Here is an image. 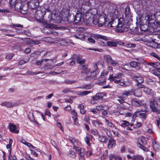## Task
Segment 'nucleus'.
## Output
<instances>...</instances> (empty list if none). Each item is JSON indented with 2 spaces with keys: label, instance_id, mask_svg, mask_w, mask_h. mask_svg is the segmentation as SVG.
I'll return each instance as SVG.
<instances>
[{
  "label": "nucleus",
  "instance_id": "nucleus-1",
  "mask_svg": "<svg viewBox=\"0 0 160 160\" xmlns=\"http://www.w3.org/2000/svg\"><path fill=\"white\" fill-rule=\"evenodd\" d=\"M96 18L93 19L92 23L95 25H98L99 27H103L109 26V21L110 19L109 17H108L106 14L103 12H102L100 15H95Z\"/></svg>",
  "mask_w": 160,
  "mask_h": 160
},
{
  "label": "nucleus",
  "instance_id": "nucleus-2",
  "mask_svg": "<svg viewBox=\"0 0 160 160\" xmlns=\"http://www.w3.org/2000/svg\"><path fill=\"white\" fill-rule=\"evenodd\" d=\"M81 68L82 70L81 71V73L85 74L87 76L85 78V79L87 81L92 80L96 79V75L97 72L98 66L96 64H94L93 66V71L91 72V76L88 75L89 73L90 72V70L89 68H87V67L86 65H83L81 67Z\"/></svg>",
  "mask_w": 160,
  "mask_h": 160
},
{
  "label": "nucleus",
  "instance_id": "nucleus-3",
  "mask_svg": "<svg viewBox=\"0 0 160 160\" xmlns=\"http://www.w3.org/2000/svg\"><path fill=\"white\" fill-rule=\"evenodd\" d=\"M96 9H89L84 12H83V13H82V18L84 22L87 25L91 24L92 22L93 19L96 18L95 14L96 13Z\"/></svg>",
  "mask_w": 160,
  "mask_h": 160
},
{
  "label": "nucleus",
  "instance_id": "nucleus-4",
  "mask_svg": "<svg viewBox=\"0 0 160 160\" xmlns=\"http://www.w3.org/2000/svg\"><path fill=\"white\" fill-rule=\"evenodd\" d=\"M111 23L109 21V26L116 28L117 32H124L125 29L124 25L120 21L119 18H113Z\"/></svg>",
  "mask_w": 160,
  "mask_h": 160
},
{
  "label": "nucleus",
  "instance_id": "nucleus-5",
  "mask_svg": "<svg viewBox=\"0 0 160 160\" xmlns=\"http://www.w3.org/2000/svg\"><path fill=\"white\" fill-rule=\"evenodd\" d=\"M155 103L157 104L160 103V97H154L153 101H151L150 104V107L152 109V111L155 112L159 114L160 113V110L158 109L156 106Z\"/></svg>",
  "mask_w": 160,
  "mask_h": 160
},
{
  "label": "nucleus",
  "instance_id": "nucleus-6",
  "mask_svg": "<svg viewBox=\"0 0 160 160\" xmlns=\"http://www.w3.org/2000/svg\"><path fill=\"white\" fill-rule=\"evenodd\" d=\"M121 13V12L119 8H116L111 12L110 11L108 12V17H109V19H111L113 18H119Z\"/></svg>",
  "mask_w": 160,
  "mask_h": 160
},
{
  "label": "nucleus",
  "instance_id": "nucleus-7",
  "mask_svg": "<svg viewBox=\"0 0 160 160\" xmlns=\"http://www.w3.org/2000/svg\"><path fill=\"white\" fill-rule=\"evenodd\" d=\"M47 12H49L48 9H46L43 12H42L41 10H37L35 13V16L38 22H43L44 21V15Z\"/></svg>",
  "mask_w": 160,
  "mask_h": 160
},
{
  "label": "nucleus",
  "instance_id": "nucleus-8",
  "mask_svg": "<svg viewBox=\"0 0 160 160\" xmlns=\"http://www.w3.org/2000/svg\"><path fill=\"white\" fill-rule=\"evenodd\" d=\"M123 77L122 74L120 73L116 74L114 76L113 74L110 75L109 77L108 78L110 82H112L116 84L119 83L120 81Z\"/></svg>",
  "mask_w": 160,
  "mask_h": 160
},
{
  "label": "nucleus",
  "instance_id": "nucleus-9",
  "mask_svg": "<svg viewBox=\"0 0 160 160\" xmlns=\"http://www.w3.org/2000/svg\"><path fill=\"white\" fill-rule=\"evenodd\" d=\"M156 17L154 15V14H153L152 13H150L147 14L145 18V20H146V24H147L146 26L149 24L153 23V21L155 20Z\"/></svg>",
  "mask_w": 160,
  "mask_h": 160
},
{
  "label": "nucleus",
  "instance_id": "nucleus-10",
  "mask_svg": "<svg viewBox=\"0 0 160 160\" xmlns=\"http://www.w3.org/2000/svg\"><path fill=\"white\" fill-rule=\"evenodd\" d=\"M27 3L29 7L32 9L37 8L39 5V0H28Z\"/></svg>",
  "mask_w": 160,
  "mask_h": 160
},
{
  "label": "nucleus",
  "instance_id": "nucleus-11",
  "mask_svg": "<svg viewBox=\"0 0 160 160\" xmlns=\"http://www.w3.org/2000/svg\"><path fill=\"white\" fill-rule=\"evenodd\" d=\"M62 17H63L61 16H58V13L53 12L51 15L50 21H53V22L55 23L58 22H60L62 19Z\"/></svg>",
  "mask_w": 160,
  "mask_h": 160
},
{
  "label": "nucleus",
  "instance_id": "nucleus-12",
  "mask_svg": "<svg viewBox=\"0 0 160 160\" xmlns=\"http://www.w3.org/2000/svg\"><path fill=\"white\" fill-rule=\"evenodd\" d=\"M51 61L50 60L47 59H43L38 61L34 60L32 61V63L33 64L38 66H40L42 64H43L46 65L47 64H48Z\"/></svg>",
  "mask_w": 160,
  "mask_h": 160
},
{
  "label": "nucleus",
  "instance_id": "nucleus-13",
  "mask_svg": "<svg viewBox=\"0 0 160 160\" xmlns=\"http://www.w3.org/2000/svg\"><path fill=\"white\" fill-rule=\"evenodd\" d=\"M104 58L105 60L108 63L112 65L113 66H115L118 64V62L112 59L111 57L109 55H106L104 57Z\"/></svg>",
  "mask_w": 160,
  "mask_h": 160
},
{
  "label": "nucleus",
  "instance_id": "nucleus-14",
  "mask_svg": "<svg viewBox=\"0 0 160 160\" xmlns=\"http://www.w3.org/2000/svg\"><path fill=\"white\" fill-rule=\"evenodd\" d=\"M91 4L89 0H83L81 6V11L90 8Z\"/></svg>",
  "mask_w": 160,
  "mask_h": 160
},
{
  "label": "nucleus",
  "instance_id": "nucleus-15",
  "mask_svg": "<svg viewBox=\"0 0 160 160\" xmlns=\"http://www.w3.org/2000/svg\"><path fill=\"white\" fill-rule=\"evenodd\" d=\"M20 11L23 14H26L27 12L28 6L27 2H24L22 3Z\"/></svg>",
  "mask_w": 160,
  "mask_h": 160
},
{
  "label": "nucleus",
  "instance_id": "nucleus-16",
  "mask_svg": "<svg viewBox=\"0 0 160 160\" xmlns=\"http://www.w3.org/2000/svg\"><path fill=\"white\" fill-rule=\"evenodd\" d=\"M91 37H93L96 39H101L104 40L105 41L108 40H109L108 38L106 36H103L100 34H92L91 35Z\"/></svg>",
  "mask_w": 160,
  "mask_h": 160
},
{
  "label": "nucleus",
  "instance_id": "nucleus-17",
  "mask_svg": "<svg viewBox=\"0 0 160 160\" xmlns=\"http://www.w3.org/2000/svg\"><path fill=\"white\" fill-rule=\"evenodd\" d=\"M9 129L10 132L18 133L19 132V130L16 126L12 123H10L9 124Z\"/></svg>",
  "mask_w": 160,
  "mask_h": 160
},
{
  "label": "nucleus",
  "instance_id": "nucleus-18",
  "mask_svg": "<svg viewBox=\"0 0 160 160\" xmlns=\"http://www.w3.org/2000/svg\"><path fill=\"white\" fill-rule=\"evenodd\" d=\"M82 13L77 12L76 15L73 17V22L75 24H78L80 23L81 20V17Z\"/></svg>",
  "mask_w": 160,
  "mask_h": 160
},
{
  "label": "nucleus",
  "instance_id": "nucleus-19",
  "mask_svg": "<svg viewBox=\"0 0 160 160\" xmlns=\"http://www.w3.org/2000/svg\"><path fill=\"white\" fill-rule=\"evenodd\" d=\"M92 125L96 128H101L102 123L100 121L98 120H91Z\"/></svg>",
  "mask_w": 160,
  "mask_h": 160
},
{
  "label": "nucleus",
  "instance_id": "nucleus-20",
  "mask_svg": "<svg viewBox=\"0 0 160 160\" xmlns=\"http://www.w3.org/2000/svg\"><path fill=\"white\" fill-rule=\"evenodd\" d=\"M143 91L146 94H149L154 97V94L153 90L148 87H145L143 89Z\"/></svg>",
  "mask_w": 160,
  "mask_h": 160
},
{
  "label": "nucleus",
  "instance_id": "nucleus-21",
  "mask_svg": "<svg viewBox=\"0 0 160 160\" xmlns=\"http://www.w3.org/2000/svg\"><path fill=\"white\" fill-rule=\"evenodd\" d=\"M2 106L6 107L8 108H12L15 106V104L9 102H4L1 103Z\"/></svg>",
  "mask_w": 160,
  "mask_h": 160
},
{
  "label": "nucleus",
  "instance_id": "nucleus-22",
  "mask_svg": "<svg viewBox=\"0 0 160 160\" xmlns=\"http://www.w3.org/2000/svg\"><path fill=\"white\" fill-rule=\"evenodd\" d=\"M143 101L137 100L136 99H133L132 101V104L136 106L139 107L143 105Z\"/></svg>",
  "mask_w": 160,
  "mask_h": 160
},
{
  "label": "nucleus",
  "instance_id": "nucleus-23",
  "mask_svg": "<svg viewBox=\"0 0 160 160\" xmlns=\"http://www.w3.org/2000/svg\"><path fill=\"white\" fill-rule=\"evenodd\" d=\"M133 78L136 80L138 83H141L143 82L144 79L139 74L134 76Z\"/></svg>",
  "mask_w": 160,
  "mask_h": 160
},
{
  "label": "nucleus",
  "instance_id": "nucleus-24",
  "mask_svg": "<svg viewBox=\"0 0 160 160\" xmlns=\"http://www.w3.org/2000/svg\"><path fill=\"white\" fill-rule=\"evenodd\" d=\"M134 92V89H132L130 90L125 91L122 92V95L125 97L129 96L133 94Z\"/></svg>",
  "mask_w": 160,
  "mask_h": 160
},
{
  "label": "nucleus",
  "instance_id": "nucleus-25",
  "mask_svg": "<svg viewBox=\"0 0 160 160\" xmlns=\"http://www.w3.org/2000/svg\"><path fill=\"white\" fill-rule=\"evenodd\" d=\"M93 136L90 134L87 135L86 137L84 138V141L89 147L91 146V144L90 143L89 141L91 140Z\"/></svg>",
  "mask_w": 160,
  "mask_h": 160
},
{
  "label": "nucleus",
  "instance_id": "nucleus-26",
  "mask_svg": "<svg viewBox=\"0 0 160 160\" xmlns=\"http://www.w3.org/2000/svg\"><path fill=\"white\" fill-rule=\"evenodd\" d=\"M118 87H126L130 85V83L127 82H125L124 81H122V79L120 81L119 83H118Z\"/></svg>",
  "mask_w": 160,
  "mask_h": 160
},
{
  "label": "nucleus",
  "instance_id": "nucleus-27",
  "mask_svg": "<svg viewBox=\"0 0 160 160\" xmlns=\"http://www.w3.org/2000/svg\"><path fill=\"white\" fill-rule=\"evenodd\" d=\"M116 145V142L113 139L111 138L108 142V147L109 148H112Z\"/></svg>",
  "mask_w": 160,
  "mask_h": 160
},
{
  "label": "nucleus",
  "instance_id": "nucleus-28",
  "mask_svg": "<svg viewBox=\"0 0 160 160\" xmlns=\"http://www.w3.org/2000/svg\"><path fill=\"white\" fill-rule=\"evenodd\" d=\"M148 65L152 66L154 68L158 70H160V63L158 62H149Z\"/></svg>",
  "mask_w": 160,
  "mask_h": 160
},
{
  "label": "nucleus",
  "instance_id": "nucleus-29",
  "mask_svg": "<svg viewBox=\"0 0 160 160\" xmlns=\"http://www.w3.org/2000/svg\"><path fill=\"white\" fill-rule=\"evenodd\" d=\"M130 65L131 67L134 68L137 70H138L140 68V64L136 62L133 61L131 62Z\"/></svg>",
  "mask_w": 160,
  "mask_h": 160
},
{
  "label": "nucleus",
  "instance_id": "nucleus-30",
  "mask_svg": "<svg viewBox=\"0 0 160 160\" xmlns=\"http://www.w3.org/2000/svg\"><path fill=\"white\" fill-rule=\"evenodd\" d=\"M153 147V149L156 151H158L160 150V145L156 142L152 141Z\"/></svg>",
  "mask_w": 160,
  "mask_h": 160
},
{
  "label": "nucleus",
  "instance_id": "nucleus-31",
  "mask_svg": "<svg viewBox=\"0 0 160 160\" xmlns=\"http://www.w3.org/2000/svg\"><path fill=\"white\" fill-rule=\"evenodd\" d=\"M133 94L136 97H140L142 96V92L140 89H134Z\"/></svg>",
  "mask_w": 160,
  "mask_h": 160
},
{
  "label": "nucleus",
  "instance_id": "nucleus-32",
  "mask_svg": "<svg viewBox=\"0 0 160 160\" xmlns=\"http://www.w3.org/2000/svg\"><path fill=\"white\" fill-rule=\"evenodd\" d=\"M78 108L80 109V113L82 114H84L86 111L84 109V105L82 104H80L78 106Z\"/></svg>",
  "mask_w": 160,
  "mask_h": 160
},
{
  "label": "nucleus",
  "instance_id": "nucleus-33",
  "mask_svg": "<svg viewBox=\"0 0 160 160\" xmlns=\"http://www.w3.org/2000/svg\"><path fill=\"white\" fill-rule=\"evenodd\" d=\"M106 43L107 45L109 47H116L117 45V43L113 41H107Z\"/></svg>",
  "mask_w": 160,
  "mask_h": 160
},
{
  "label": "nucleus",
  "instance_id": "nucleus-34",
  "mask_svg": "<svg viewBox=\"0 0 160 160\" xmlns=\"http://www.w3.org/2000/svg\"><path fill=\"white\" fill-rule=\"evenodd\" d=\"M75 38L82 40H84L85 38V36L83 34H78L74 35Z\"/></svg>",
  "mask_w": 160,
  "mask_h": 160
},
{
  "label": "nucleus",
  "instance_id": "nucleus-35",
  "mask_svg": "<svg viewBox=\"0 0 160 160\" xmlns=\"http://www.w3.org/2000/svg\"><path fill=\"white\" fill-rule=\"evenodd\" d=\"M122 123H121V126L122 127L125 128L129 125H130L131 126H132V124H130L129 122L127 121H122Z\"/></svg>",
  "mask_w": 160,
  "mask_h": 160
},
{
  "label": "nucleus",
  "instance_id": "nucleus-36",
  "mask_svg": "<svg viewBox=\"0 0 160 160\" xmlns=\"http://www.w3.org/2000/svg\"><path fill=\"white\" fill-rule=\"evenodd\" d=\"M130 12V8L128 6H127L125 8L124 11V13L126 17H129Z\"/></svg>",
  "mask_w": 160,
  "mask_h": 160
},
{
  "label": "nucleus",
  "instance_id": "nucleus-37",
  "mask_svg": "<svg viewBox=\"0 0 160 160\" xmlns=\"http://www.w3.org/2000/svg\"><path fill=\"white\" fill-rule=\"evenodd\" d=\"M72 119L78 118V117L77 112L75 110H72L70 112Z\"/></svg>",
  "mask_w": 160,
  "mask_h": 160
},
{
  "label": "nucleus",
  "instance_id": "nucleus-38",
  "mask_svg": "<svg viewBox=\"0 0 160 160\" xmlns=\"http://www.w3.org/2000/svg\"><path fill=\"white\" fill-rule=\"evenodd\" d=\"M147 45L148 46L153 48H155L157 47V43L154 42H148Z\"/></svg>",
  "mask_w": 160,
  "mask_h": 160
},
{
  "label": "nucleus",
  "instance_id": "nucleus-39",
  "mask_svg": "<svg viewBox=\"0 0 160 160\" xmlns=\"http://www.w3.org/2000/svg\"><path fill=\"white\" fill-rule=\"evenodd\" d=\"M125 99V97L124 96L123 97H117V100L120 103L122 104L124 102V99Z\"/></svg>",
  "mask_w": 160,
  "mask_h": 160
},
{
  "label": "nucleus",
  "instance_id": "nucleus-40",
  "mask_svg": "<svg viewBox=\"0 0 160 160\" xmlns=\"http://www.w3.org/2000/svg\"><path fill=\"white\" fill-rule=\"evenodd\" d=\"M22 3L21 4L20 3L17 2L14 5V8L16 10L18 11L20 10V9L21 7Z\"/></svg>",
  "mask_w": 160,
  "mask_h": 160
},
{
  "label": "nucleus",
  "instance_id": "nucleus-41",
  "mask_svg": "<svg viewBox=\"0 0 160 160\" xmlns=\"http://www.w3.org/2000/svg\"><path fill=\"white\" fill-rule=\"evenodd\" d=\"M91 92L89 91H84L80 92H78V95L81 96H84L90 93Z\"/></svg>",
  "mask_w": 160,
  "mask_h": 160
},
{
  "label": "nucleus",
  "instance_id": "nucleus-42",
  "mask_svg": "<svg viewBox=\"0 0 160 160\" xmlns=\"http://www.w3.org/2000/svg\"><path fill=\"white\" fill-rule=\"evenodd\" d=\"M105 122L106 124L108 127H110L111 128L115 127V125L112 122H109L108 119H105Z\"/></svg>",
  "mask_w": 160,
  "mask_h": 160
},
{
  "label": "nucleus",
  "instance_id": "nucleus-43",
  "mask_svg": "<svg viewBox=\"0 0 160 160\" xmlns=\"http://www.w3.org/2000/svg\"><path fill=\"white\" fill-rule=\"evenodd\" d=\"M77 62L80 64H82L85 62V60L80 57H78L77 58Z\"/></svg>",
  "mask_w": 160,
  "mask_h": 160
},
{
  "label": "nucleus",
  "instance_id": "nucleus-44",
  "mask_svg": "<svg viewBox=\"0 0 160 160\" xmlns=\"http://www.w3.org/2000/svg\"><path fill=\"white\" fill-rule=\"evenodd\" d=\"M91 132L93 135L96 136H99V134L98 132V131L96 129H92L90 130Z\"/></svg>",
  "mask_w": 160,
  "mask_h": 160
},
{
  "label": "nucleus",
  "instance_id": "nucleus-45",
  "mask_svg": "<svg viewBox=\"0 0 160 160\" xmlns=\"http://www.w3.org/2000/svg\"><path fill=\"white\" fill-rule=\"evenodd\" d=\"M133 160H144L143 157L139 155L133 156Z\"/></svg>",
  "mask_w": 160,
  "mask_h": 160
},
{
  "label": "nucleus",
  "instance_id": "nucleus-46",
  "mask_svg": "<svg viewBox=\"0 0 160 160\" xmlns=\"http://www.w3.org/2000/svg\"><path fill=\"white\" fill-rule=\"evenodd\" d=\"M98 139L99 141L102 142H105L106 140V138L105 137L103 136H98Z\"/></svg>",
  "mask_w": 160,
  "mask_h": 160
},
{
  "label": "nucleus",
  "instance_id": "nucleus-47",
  "mask_svg": "<svg viewBox=\"0 0 160 160\" xmlns=\"http://www.w3.org/2000/svg\"><path fill=\"white\" fill-rule=\"evenodd\" d=\"M80 146L73 147V148L75 150L76 152H78L80 155L81 153H83L82 152V149Z\"/></svg>",
  "mask_w": 160,
  "mask_h": 160
},
{
  "label": "nucleus",
  "instance_id": "nucleus-48",
  "mask_svg": "<svg viewBox=\"0 0 160 160\" xmlns=\"http://www.w3.org/2000/svg\"><path fill=\"white\" fill-rule=\"evenodd\" d=\"M138 146L145 151L147 152L148 151V149L146 147L140 143L138 144Z\"/></svg>",
  "mask_w": 160,
  "mask_h": 160
},
{
  "label": "nucleus",
  "instance_id": "nucleus-49",
  "mask_svg": "<svg viewBox=\"0 0 160 160\" xmlns=\"http://www.w3.org/2000/svg\"><path fill=\"white\" fill-rule=\"evenodd\" d=\"M29 119L32 121H34L36 123H38L36 121L34 120V117L32 113H30L28 115Z\"/></svg>",
  "mask_w": 160,
  "mask_h": 160
},
{
  "label": "nucleus",
  "instance_id": "nucleus-50",
  "mask_svg": "<svg viewBox=\"0 0 160 160\" xmlns=\"http://www.w3.org/2000/svg\"><path fill=\"white\" fill-rule=\"evenodd\" d=\"M96 109L97 110L100 111V110H106L104 106L102 105H99L97 106L96 107Z\"/></svg>",
  "mask_w": 160,
  "mask_h": 160
},
{
  "label": "nucleus",
  "instance_id": "nucleus-51",
  "mask_svg": "<svg viewBox=\"0 0 160 160\" xmlns=\"http://www.w3.org/2000/svg\"><path fill=\"white\" fill-rule=\"evenodd\" d=\"M69 154L70 157L72 158H75L76 156V153L74 151H69Z\"/></svg>",
  "mask_w": 160,
  "mask_h": 160
},
{
  "label": "nucleus",
  "instance_id": "nucleus-52",
  "mask_svg": "<svg viewBox=\"0 0 160 160\" xmlns=\"http://www.w3.org/2000/svg\"><path fill=\"white\" fill-rule=\"evenodd\" d=\"M96 95V97L98 98V99H101L103 98L104 94L102 93H97Z\"/></svg>",
  "mask_w": 160,
  "mask_h": 160
},
{
  "label": "nucleus",
  "instance_id": "nucleus-53",
  "mask_svg": "<svg viewBox=\"0 0 160 160\" xmlns=\"http://www.w3.org/2000/svg\"><path fill=\"white\" fill-rule=\"evenodd\" d=\"M92 85L89 84V85H84L83 87H81L79 88H82V89L85 88L86 89H90L91 88H92Z\"/></svg>",
  "mask_w": 160,
  "mask_h": 160
},
{
  "label": "nucleus",
  "instance_id": "nucleus-54",
  "mask_svg": "<svg viewBox=\"0 0 160 160\" xmlns=\"http://www.w3.org/2000/svg\"><path fill=\"white\" fill-rule=\"evenodd\" d=\"M75 82L76 81L73 80H66L65 81V83L68 84H72Z\"/></svg>",
  "mask_w": 160,
  "mask_h": 160
},
{
  "label": "nucleus",
  "instance_id": "nucleus-55",
  "mask_svg": "<svg viewBox=\"0 0 160 160\" xmlns=\"http://www.w3.org/2000/svg\"><path fill=\"white\" fill-rule=\"evenodd\" d=\"M150 55L151 56L155 57L160 61V57L156 54L153 52H152L151 53Z\"/></svg>",
  "mask_w": 160,
  "mask_h": 160
},
{
  "label": "nucleus",
  "instance_id": "nucleus-56",
  "mask_svg": "<svg viewBox=\"0 0 160 160\" xmlns=\"http://www.w3.org/2000/svg\"><path fill=\"white\" fill-rule=\"evenodd\" d=\"M139 117L141 118H146V115L144 113H141L139 114Z\"/></svg>",
  "mask_w": 160,
  "mask_h": 160
},
{
  "label": "nucleus",
  "instance_id": "nucleus-57",
  "mask_svg": "<svg viewBox=\"0 0 160 160\" xmlns=\"http://www.w3.org/2000/svg\"><path fill=\"white\" fill-rule=\"evenodd\" d=\"M62 92L64 93H66L69 92H72L71 89L69 88H66L63 89Z\"/></svg>",
  "mask_w": 160,
  "mask_h": 160
},
{
  "label": "nucleus",
  "instance_id": "nucleus-58",
  "mask_svg": "<svg viewBox=\"0 0 160 160\" xmlns=\"http://www.w3.org/2000/svg\"><path fill=\"white\" fill-rule=\"evenodd\" d=\"M41 73L40 72H33L32 71H29L28 72V74L30 75H35Z\"/></svg>",
  "mask_w": 160,
  "mask_h": 160
},
{
  "label": "nucleus",
  "instance_id": "nucleus-59",
  "mask_svg": "<svg viewBox=\"0 0 160 160\" xmlns=\"http://www.w3.org/2000/svg\"><path fill=\"white\" fill-rule=\"evenodd\" d=\"M17 0H10L9 3L10 5L13 7L16 2Z\"/></svg>",
  "mask_w": 160,
  "mask_h": 160
},
{
  "label": "nucleus",
  "instance_id": "nucleus-60",
  "mask_svg": "<svg viewBox=\"0 0 160 160\" xmlns=\"http://www.w3.org/2000/svg\"><path fill=\"white\" fill-rule=\"evenodd\" d=\"M57 125L59 128H60L61 131H63L64 129L62 127L61 124L60 122H57Z\"/></svg>",
  "mask_w": 160,
  "mask_h": 160
},
{
  "label": "nucleus",
  "instance_id": "nucleus-61",
  "mask_svg": "<svg viewBox=\"0 0 160 160\" xmlns=\"http://www.w3.org/2000/svg\"><path fill=\"white\" fill-rule=\"evenodd\" d=\"M108 153L107 151H105L103 153V155L101 157V159L104 160L105 159L107 156Z\"/></svg>",
  "mask_w": 160,
  "mask_h": 160
},
{
  "label": "nucleus",
  "instance_id": "nucleus-62",
  "mask_svg": "<svg viewBox=\"0 0 160 160\" xmlns=\"http://www.w3.org/2000/svg\"><path fill=\"white\" fill-rule=\"evenodd\" d=\"M81 144L78 140H77L76 142L74 143L73 144V147H75L77 146H80Z\"/></svg>",
  "mask_w": 160,
  "mask_h": 160
},
{
  "label": "nucleus",
  "instance_id": "nucleus-63",
  "mask_svg": "<svg viewBox=\"0 0 160 160\" xmlns=\"http://www.w3.org/2000/svg\"><path fill=\"white\" fill-rule=\"evenodd\" d=\"M13 56V55L12 54L7 55L6 56V58L8 60L11 59Z\"/></svg>",
  "mask_w": 160,
  "mask_h": 160
},
{
  "label": "nucleus",
  "instance_id": "nucleus-64",
  "mask_svg": "<svg viewBox=\"0 0 160 160\" xmlns=\"http://www.w3.org/2000/svg\"><path fill=\"white\" fill-rule=\"evenodd\" d=\"M9 160H17L16 157L14 155H12L8 157Z\"/></svg>",
  "mask_w": 160,
  "mask_h": 160
}]
</instances>
